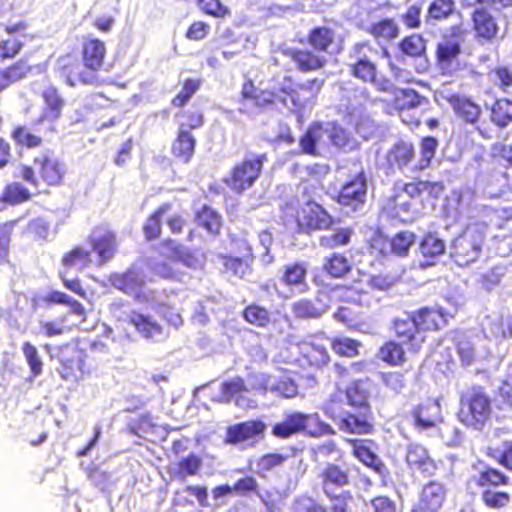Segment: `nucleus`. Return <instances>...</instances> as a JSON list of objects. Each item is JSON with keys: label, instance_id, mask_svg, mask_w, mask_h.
<instances>
[{"label": "nucleus", "instance_id": "3c124183", "mask_svg": "<svg viewBox=\"0 0 512 512\" xmlns=\"http://www.w3.org/2000/svg\"><path fill=\"white\" fill-rule=\"evenodd\" d=\"M510 478L497 468L487 466L479 472L476 484L484 489L507 486Z\"/></svg>", "mask_w": 512, "mask_h": 512}, {"label": "nucleus", "instance_id": "6e6552de", "mask_svg": "<svg viewBox=\"0 0 512 512\" xmlns=\"http://www.w3.org/2000/svg\"><path fill=\"white\" fill-rule=\"evenodd\" d=\"M267 154H256L236 162L223 178V183L236 195L251 189L260 178Z\"/></svg>", "mask_w": 512, "mask_h": 512}, {"label": "nucleus", "instance_id": "5701e85b", "mask_svg": "<svg viewBox=\"0 0 512 512\" xmlns=\"http://www.w3.org/2000/svg\"><path fill=\"white\" fill-rule=\"evenodd\" d=\"M412 316L422 332H437L448 324L450 314L441 306H425L413 311Z\"/></svg>", "mask_w": 512, "mask_h": 512}, {"label": "nucleus", "instance_id": "a18cd8bd", "mask_svg": "<svg viewBox=\"0 0 512 512\" xmlns=\"http://www.w3.org/2000/svg\"><path fill=\"white\" fill-rule=\"evenodd\" d=\"M486 455L505 469L512 471V440L491 443L486 449Z\"/></svg>", "mask_w": 512, "mask_h": 512}, {"label": "nucleus", "instance_id": "f03ea898", "mask_svg": "<svg viewBox=\"0 0 512 512\" xmlns=\"http://www.w3.org/2000/svg\"><path fill=\"white\" fill-rule=\"evenodd\" d=\"M297 42L307 44L310 49L287 47L282 49V54L302 73L322 70L328 63L327 56H336L344 48L343 38L335 29L324 25L312 27L306 37Z\"/></svg>", "mask_w": 512, "mask_h": 512}, {"label": "nucleus", "instance_id": "6e6d98bb", "mask_svg": "<svg viewBox=\"0 0 512 512\" xmlns=\"http://www.w3.org/2000/svg\"><path fill=\"white\" fill-rule=\"evenodd\" d=\"M416 235L412 231L402 230L394 234L390 241V253L397 257H406L414 245Z\"/></svg>", "mask_w": 512, "mask_h": 512}, {"label": "nucleus", "instance_id": "cd10ccee", "mask_svg": "<svg viewBox=\"0 0 512 512\" xmlns=\"http://www.w3.org/2000/svg\"><path fill=\"white\" fill-rule=\"evenodd\" d=\"M308 264L304 261H295L284 265L281 282L289 289H298L306 292L309 289L307 283Z\"/></svg>", "mask_w": 512, "mask_h": 512}, {"label": "nucleus", "instance_id": "bf43d9fd", "mask_svg": "<svg viewBox=\"0 0 512 512\" xmlns=\"http://www.w3.org/2000/svg\"><path fill=\"white\" fill-rule=\"evenodd\" d=\"M42 99L48 115L54 120L60 118L65 101L59 90L54 86L47 87L42 92Z\"/></svg>", "mask_w": 512, "mask_h": 512}, {"label": "nucleus", "instance_id": "79ce46f5", "mask_svg": "<svg viewBox=\"0 0 512 512\" xmlns=\"http://www.w3.org/2000/svg\"><path fill=\"white\" fill-rule=\"evenodd\" d=\"M323 270L330 277L339 279L345 277L352 270V265L344 254L332 253L325 257Z\"/></svg>", "mask_w": 512, "mask_h": 512}, {"label": "nucleus", "instance_id": "2f4dec72", "mask_svg": "<svg viewBox=\"0 0 512 512\" xmlns=\"http://www.w3.org/2000/svg\"><path fill=\"white\" fill-rule=\"evenodd\" d=\"M173 202H164L157 206L146 218L142 226L144 237L147 241H154L162 235V218L172 211Z\"/></svg>", "mask_w": 512, "mask_h": 512}, {"label": "nucleus", "instance_id": "39448f33", "mask_svg": "<svg viewBox=\"0 0 512 512\" xmlns=\"http://www.w3.org/2000/svg\"><path fill=\"white\" fill-rule=\"evenodd\" d=\"M305 433L311 437L334 435V428L321 420L317 413L305 414L299 411L289 412L281 421L272 426V434L280 439Z\"/></svg>", "mask_w": 512, "mask_h": 512}, {"label": "nucleus", "instance_id": "423d86ee", "mask_svg": "<svg viewBox=\"0 0 512 512\" xmlns=\"http://www.w3.org/2000/svg\"><path fill=\"white\" fill-rule=\"evenodd\" d=\"M492 414V400L485 387L473 385L459 398L458 418L465 426L482 429Z\"/></svg>", "mask_w": 512, "mask_h": 512}, {"label": "nucleus", "instance_id": "aec40b11", "mask_svg": "<svg viewBox=\"0 0 512 512\" xmlns=\"http://www.w3.org/2000/svg\"><path fill=\"white\" fill-rule=\"evenodd\" d=\"M266 424L260 419L248 420L229 426L225 433V443L236 445L256 441L264 435Z\"/></svg>", "mask_w": 512, "mask_h": 512}, {"label": "nucleus", "instance_id": "864d4df0", "mask_svg": "<svg viewBox=\"0 0 512 512\" xmlns=\"http://www.w3.org/2000/svg\"><path fill=\"white\" fill-rule=\"evenodd\" d=\"M398 48L405 56L419 58L426 52V40L421 34L413 33L403 37Z\"/></svg>", "mask_w": 512, "mask_h": 512}, {"label": "nucleus", "instance_id": "72a5a7b5", "mask_svg": "<svg viewBox=\"0 0 512 512\" xmlns=\"http://www.w3.org/2000/svg\"><path fill=\"white\" fill-rule=\"evenodd\" d=\"M249 391L245 380L236 376L229 380H225L220 385V394L226 400H234L235 405L239 407H249L250 399L243 394Z\"/></svg>", "mask_w": 512, "mask_h": 512}, {"label": "nucleus", "instance_id": "4d7b16f0", "mask_svg": "<svg viewBox=\"0 0 512 512\" xmlns=\"http://www.w3.org/2000/svg\"><path fill=\"white\" fill-rule=\"evenodd\" d=\"M353 235V229L350 227L339 228L332 233L319 237V245L326 250H332L338 247L348 245Z\"/></svg>", "mask_w": 512, "mask_h": 512}, {"label": "nucleus", "instance_id": "774afa93", "mask_svg": "<svg viewBox=\"0 0 512 512\" xmlns=\"http://www.w3.org/2000/svg\"><path fill=\"white\" fill-rule=\"evenodd\" d=\"M21 351L29 366L31 375L37 377L43 372V362L37 350V347L29 341L23 342Z\"/></svg>", "mask_w": 512, "mask_h": 512}, {"label": "nucleus", "instance_id": "338daca9", "mask_svg": "<svg viewBox=\"0 0 512 512\" xmlns=\"http://www.w3.org/2000/svg\"><path fill=\"white\" fill-rule=\"evenodd\" d=\"M322 411L333 421H340L345 415V401L342 398V392L337 391L332 393L329 398L323 403Z\"/></svg>", "mask_w": 512, "mask_h": 512}, {"label": "nucleus", "instance_id": "a19ab883", "mask_svg": "<svg viewBox=\"0 0 512 512\" xmlns=\"http://www.w3.org/2000/svg\"><path fill=\"white\" fill-rule=\"evenodd\" d=\"M444 190L445 186L441 181L416 180L404 185V191L411 197L426 193L427 196L437 199Z\"/></svg>", "mask_w": 512, "mask_h": 512}, {"label": "nucleus", "instance_id": "6ab92c4d", "mask_svg": "<svg viewBox=\"0 0 512 512\" xmlns=\"http://www.w3.org/2000/svg\"><path fill=\"white\" fill-rule=\"evenodd\" d=\"M470 17L476 40L480 42H492L497 38L500 27L496 18L487 7L483 5L476 7L471 12Z\"/></svg>", "mask_w": 512, "mask_h": 512}, {"label": "nucleus", "instance_id": "f8f14e48", "mask_svg": "<svg viewBox=\"0 0 512 512\" xmlns=\"http://www.w3.org/2000/svg\"><path fill=\"white\" fill-rule=\"evenodd\" d=\"M86 352L77 343H65L59 347V374L65 381L77 382L83 377Z\"/></svg>", "mask_w": 512, "mask_h": 512}, {"label": "nucleus", "instance_id": "c03bdc74", "mask_svg": "<svg viewBox=\"0 0 512 512\" xmlns=\"http://www.w3.org/2000/svg\"><path fill=\"white\" fill-rule=\"evenodd\" d=\"M491 121L500 129L512 123V100L508 98L496 99L490 109Z\"/></svg>", "mask_w": 512, "mask_h": 512}, {"label": "nucleus", "instance_id": "f3484780", "mask_svg": "<svg viewBox=\"0 0 512 512\" xmlns=\"http://www.w3.org/2000/svg\"><path fill=\"white\" fill-rule=\"evenodd\" d=\"M357 411L346 412L338 422L339 429L349 434H370L374 431L372 407H355Z\"/></svg>", "mask_w": 512, "mask_h": 512}, {"label": "nucleus", "instance_id": "2eb2a0df", "mask_svg": "<svg viewBox=\"0 0 512 512\" xmlns=\"http://www.w3.org/2000/svg\"><path fill=\"white\" fill-rule=\"evenodd\" d=\"M392 329L395 337L403 344L409 353L417 354L420 352L426 337L416 320L410 314L405 319H395L392 322Z\"/></svg>", "mask_w": 512, "mask_h": 512}, {"label": "nucleus", "instance_id": "1a4fd4ad", "mask_svg": "<svg viewBox=\"0 0 512 512\" xmlns=\"http://www.w3.org/2000/svg\"><path fill=\"white\" fill-rule=\"evenodd\" d=\"M292 219L298 234L330 230L335 223L334 217L314 200H308L295 207Z\"/></svg>", "mask_w": 512, "mask_h": 512}, {"label": "nucleus", "instance_id": "58836bf2", "mask_svg": "<svg viewBox=\"0 0 512 512\" xmlns=\"http://www.w3.org/2000/svg\"><path fill=\"white\" fill-rule=\"evenodd\" d=\"M43 301L47 305L68 306L70 308V313L76 315L79 318L80 323H84L87 320V312L84 305L78 300L70 297L65 292L58 290L50 291L43 297Z\"/></svg>", "mask_w": 512, "mask_h": 512}, {"label": "nucleus", "instance_id": "c756f323", "mask_svg": "<svg viewBox=\"0 0 512 512\" xmlns=\"http://www.w3.org/2000/svg\"><path fill=\"white\" fill-rule=\"evenodd\" d=\"M92 250L97 254L98 265L106 264L117 252V236L112 230L106 229L98 236L90 238Z\"/></svg>", "mask_w": 512, "mask_h": 512}, {"label": "nucleus", "instance_id": "13d9d810", "mask_svg": "<svg viewBox=\"0 0 512 512\" xmlns=\"http://www.w3.org/2000/svg\"><path fill=\"white\" fill-rule=\"evenodd\" d=\"M424 100L425 98L414 89L406 88L395 93L393 105L398 111L404 112L420 106Z\"/></svg>", "mask_w": 512, "mask_h": 512}, {"label": "nucleus", "instance_id": "4c0bfd02", "mask_svg": "<svg viewBox=\"0 0 512 512\" xmlns=\"http://www.w3.org/2000/svg\"><path fill=\"white\" fill-rule=\"evenodd\" d=\"M32 198L33 193L22 180L6 184L0 194V202L9 206H17L26 203Z\"/></svg>", "mask_w": 512, "mask_h": 512}, {"label": "nucleus", "instance_id": "de8ad7c7", "mask_svg": "<svg viewBox=\"0 0 512 512\" xmlns=\"http://www.w3.org/2000/svg\"><path fill=\"white\" fill-rule=\"evenodd\" d=\"M202 80L200 78L189 77L180 82L181 89L171 99V105L174 108L181 109L188 104L190 99L200 90Z\"/></svg>", "mask_w": 512, "mask_h": 512}, {"label": "nucleus", "instance_id": "a878e982", "mask_svg": "<svg viewBox=\"0 0 512 512\" xmlns=\"http://www.w3.org/2000/svg\"><path fill=\"white\" fill-rule=\"evenodd\" d=\"M196 145L197 140L191 131L177 129L171 143V154L176 161L188 164L195 155Z\"/></svg>", "mask_w": 512, "mask_h": 512}, {"label": "nucleus", "instance_id": "393cba45", "mask_svg": "<svg viewBox=\"0 0 512 512\" xmlns=\"http://www.w3.org/2000/svg\"><path fill=\"white\" fill-rule=\"evenodd\" d=\"M406 194L403 190L387 197L382 204L381 215L387 219L406 222L412 214V204L406 198Z\"/></svg>", "mask_w": 512, "mask_h": 512}, {"label": "nucleus", "instance_id": "412c9836", "mask_svg": "<svg viewBox=\"0 0 512 512\" xmlns=\"http://www.w3.org/2000/svg\"><path fill=\"white\" fill-rule=\"evenodd\" d=\"M322 492L342 489L351 484L349 468L338 463L329 462L317 474Z\"/></svg>", "mask_w": 512, "mask_h": 512}, {"label": "nucleus", "instance_id": "dca6fc26", "mask_svg": "<svg viewBox=\"0 0 512 512\" xmlns=\"http://www.w3.org/2000/svg\"><path fill=\"white\" fill-rule=\"evenodd\" d=\"M481 241L475 234L458 235L452 242L450 256L459 266L474 262L480 254Z\"/></svg>", "mask_w": 512, "mask_h": 512}, {"label": "nucleus", "instance_id": "b1692460", "mask_svg": "<svg viewBox=\"0 0 512 512\" xmlns=\"http://www.w3.org/2000/svg\"><path fill=\"white\" fill-rule=\"evenodd\" d=\"M414 426L418 429H429L443 421L442 408L438 400L427 399L412 410Z\"/></svg>", "mask_w": 512, "mask_h": 512}, {"label": "nucleus", "instance_id": "f257e3e1", "mask_svg": "<svg viewBox=\"0 0 512 512\" xmlns=\"http://www.w3.org/2000/svg\"><path fill=\"white\" fill-rule=\"evenodd\" d=\"M80 57L74 52L60 55L56 60V72L69 87L96 86L99 74L106 71V43L96 36H87L80 47Z\"/></svg>", "mask_w": 512, "mask_h": 512}, {"label": "nucleus", "instance_id": "bb28decb", "mask_svg": "<svg viewBox=\"0 0 512 512\" xmlns=\"http://www.w3.org/2000/svg\"><path fill=\"white\" fill-rule=\"evenodd\" d=\"M373 381L369 377L355 379L344 389L347 404L351 407H372L370 404Z\"/></svg>", "mask_w": 512, "mask_h": 512}, {"label": "nucleus", "instance_id": "8fccbe9b", "mask_svg": "<svg viewBox=\"0 0 512 512\" xmlns=\"http://www.w3.org/2000/svg\"><path fill=\"white\" fill-rule=\"evenodd\" d=\"M202 465V458L196 453L192 452L177 461L175 470L172 475L179 479H184L189 476H196L199 474Z\"/></svg>", "mask_w": 512, "mask_h": 512}, {"label": "nucleus", "instance_id": "0e129e2a", "mask_svg": "<svg viewBox=\"0 0 512 512\" xmlns=\"http://www.w3.org/2000/svg\"><path fill=\"white\" fill-rule=\"evenodd\" d=\"M438 141L433 136H425L420 141V160L415 164L414 170L420 171L430 166L435 156Z\"/></svg>", "mask_w": 512, "mask_h": 512}, {"label": "nucleus", "instance_id": "f704fd0d", "mask_svg": "<svg viewBox=\"0 0 512 512\" xmlns=\"http://www.w3.org/2000/svg\"><path fill=\"white\" fill-rule=\"evenodd\" d=\"M129 323L143 338L151 341H158L159 337L166 338L163 327L148 315L133 313Z\"/></svg>", "mask_w": 512, "mask_h": 512}, {"label": "nucleus", "instance_id": "473e14b6", "mask_svg": "<svg viewBox=\"0 0 512 512\" xmlns=\"http://www.w3.org/2000/svg\"><path fill=\"white\" fill-rule=\"evenodd\" d=\"M324 132L325 129L321 122H311L299 139V150L297 154H303L312 157L320 156L318 143L322 140Z\"/></svg>", "mask_w": 512, "mask_h": 512}, {"label": "nucleus", "instance_id": "69168bd1", "mask_svg": "<svg viewBox=\"0 0 512 512\" xmlns=\"http://www.w3.org/2000/svg\"><path fill=\"white\" fill-rule=\"evenodd\" d=\"M177 116L180 118L177 129H183L186 131H193L203 127L205 123V116L202 110H181Z\"/></svg>", "mask_w": 512, "mask_h": 512}, {"label": "nucleus", "instance_id": "680f3d73", "mask_svg": "<svg viewBox=\"0 0 512 512\" xmlns=\"http://www.w3.org/2000/svg\"><path fill=\"white\" fill-rule=\"evenodd\" d=\"M336 490L323 492L329 500V506H326L327 512H352L351 502L353 501V494L349 490H343L336 493Z\"/></svg>", "mask_w": 512, "mask_h": 512}, {"label": "nucleus", "instance_id": "a211bd4d", "mask_svg": "<svg viewBox=\"0 0 512 512\" xmlns=\"http://www.w3.org/2000/svg\"><path fill=\"white\" fill-rule=\"evenodd\" d=\"M346 441L352 447V455L360 463L380 476H385L388 473L386 465L372 449L373 440L349 438Z\"/></svg>", "mask_w": 512, "mask_h": 512}, {"label": "nucleus", "instance_id": "4be33fe9", "mask_svg": "<svg viewBox=\"0 0 512 512\" xmlns=\"http://www.w3.org/2000/svg\"><path fill=\"white\" fill-rule=\"evenodd\" d=\"M446 498L444 485L437 481L427 482L419 493L417 503L410 512H437Z\"/></svg>", "mask_w": 512, "mask_h": 512}, {"label": "nucleus", "instance_id": "9b49d317", "mask_svg": "<svg viewBox=\"0 0 512 512\" xmlns=\"http://www.w3.org/2000/svg\"><path fill=\"white\" fill-rule=\"evenodd\" d=\"M374 49L368 41L355 43L349 53L354 61L349 64V73L355 79L369 84H375L378 77L377 64L369 57L368 52Z\"/></svg>", "mask_w": 512, "mask_h": 512}, {"label": "nucleus", "instance_id": "c9c22d12", "mask_svg": "<svg viewBox=\"0 0 512 512\" xmlns=\"http://www.w3.org/2000/svg\"><path fill=\"white\" fill-rule=\"evenodd\" d=\"M195 221L199 227L211 236H219L223 226L221 214L211 206L204 204L195 213Z\"/></svg>", "mask_w": 512, "mask_h": 512}, {"label": "nucleus", "instance_id": "9d476101", "mask_svg": "<svg viewBox=\"0 0 512 512\" xmlns=\"http://www.w3.org/2000/svg\"><path fill=\"white\" fill-rule=\"evenodd\" d=\"M446 100L462 125L474 127L484 139L492 138L491 130L480 126L483 111L479 103L458 93L449 95Z\"/></svg>", "mask_w": 512, "mask_h": 512}, {"label": "nucleus", "instance_id": "603ef678", "mask_svg": "<svg viewBox=\"0 0 512 512\" xmlns=\"http://www.w3.org/2000/svg\"><path fill=\"white\" fill-rule=\"evenodd\" d=\"M241 316L247 323L260 328H265L271 323L270 311L266 307L255 303L245 306Z\"/></svg>", "mask_w": 512, "mask_h": 512}, {"label": "nucleus", "instance_id": "ddd939ff", "mask_svg": "<svg viewBox=\"0 0 512 512\" xmlns=\"http://www.w3.org/2000/svg\"><path fill=\"white\" fill-rule=\"evenodd\" d=\"M326 337L318 335L310 336L298 344L299 355L297 361L301 366L312 369L326 367L331 357L325 344Z\"/></svg>", "mask_w": 512, "mask_h": 512}, {"label": "nucleus", "instance_id": "e2e57ef3", "mask_svg": "<svg viewBox=\"0 0 512 512\" xmlns=\"http://www.w3.org/2000/svg\"><path fill=\"white\" fill-rule=\"evenodd\" d=\"M11 138L16 145L26 149H34L43 145V138L33 134L23 125L15 126L11 131Z\"/></svg>", "mask_w": 512, "mask_h": 512}, {"label": "nucleus", "instance_id": "c85d7f7f", "mask_svg": "<svg viewBox=\"0 0 512 512\" xmlns=\"http://www.w3.org/2000/svg\"><path fill=\"white\" fill-rule=\"evenodd\" d=\"M445 242L434 232H426L420 242L418 251L424 258L422 267H430L436 264L438 258L445 253Z\"/></svg>", "mask_w": 512, "mask_h": 512}, {"label": "nucleus", "instance_id": "4468645a", "mask_svg": "<svg viewBox=\"0 0 512 512\" xmlns=\"http://www.w3.org/2000/svg\"><path fill=\"white\" fill-rule=\"evenodd\" d=\"M367 195V180L364 171H360L351 179L347 180L340 188L336 201L351 211L360 209Z\"/></svg>", "mask_w": 512, "mask_h": 512}, {"label": "nucleus", "instance_id": "ea45409f", "mask_svg": "<svg viewBox=\"0 0 512 512\" xmlns=\"http://www.w3.org/2000/svg\"><path fill=\"white\" fill-rule=\"evenodd\" d=\"M367 32L375 40L393 41L400 34V27L393 18H382L373 22Z\"/></svg>", "mask_w": 512, "mask_h": 512}, {"label": "nucleus", "instance_id": "7ed1b4c3", "mask_svg": "<svg viewBox=\"0 0 512 512\" xmlns=\"http://www.w3.org/2000/svg\"><path fill=\"white\" fill-rule=\"evenodd\" d=\"M67 175L65 163L52 151L45 150L32 159V163H20L14 173L16 179L22 180L34 189L41 185L56 188L64 185Z\"/></svg>", "mask_w": 512, "mask_h": 512}, {"label": "nucleus", "instance_id": "0eeeda50", "mask_svg": "<svg viewBox=\"0 0 512 512\" xmlns=\"http://www.w3.org/2000/svg\"><path fill=\"white\" fill-rule=\"evenodd\" d=\"M467 30L462 23L449 26L435 48V63L443 75L451 74L458 66Z\"/></svg>", "mask_w": 512, "mask_h": 512}, {"label": "nucleus", "instance_id": "5fc2aeb1", "mask_svg": "<svg viewBox=\"0 0 512 512\" xmlns=\"http://www.w3.org/2000/svg\"><path fill=\"white\" fill-rule=\"evenodd\" d=\"M456 10L454 0H432L427 8L426 21L447 20Z\"/></svg>", "mask_w": 512, "mask_h": 512}, {"label": "nucleus", "instance_id": "20e7f679", "mask_svg": "<svg viewBox=\"0 0 512 512\" xmlns=\"http://www.w3.org/2000/svg\"><path fill=\"white\" fill-rule=\"evenodd\" d=\"M296 96L297 89L293 76L285 75L281 84L266 88L256 86L252 79L245 80L241 86L239 102L265 109L279 103L285 105L287 99L296 104Z\"/></svg>", "mask_w": 512, "mask_h": 512}, {"label": "nucleus", "instance_id": "7c9ffc66", "mask_svg": "<svg viewBox=\"0 0 512 512\" xmlns=\"http://www.w3.org/2000/svg\"><path fill=\"white\" fill-rule=\"evenodd\" d=\"M34 71V66L29 64L26 59H18L8 66L0 69V92L26 79Z\"/></svg>", "mask_w": 512, "mask_h": 512}, {"label": "nucleus", "instance_id": "e433bc0d", "mask_svg": "<svg viewBox=\"0 0 512 512\" xmlns=\"http://www.w3.org/2000/svg\"><path fill=\"white\" fill-rule=\"evenodd\" d=\"M377 358L388 366H403L407 361L405 346L396 340L389 339L378 348Z\"/></svg>", "mask_w": 512, "mask_h": 512}, {"label": "nucleus", "instance_id": "49530a36", "mask_svg": "<svg viewBox=\"0 0 512 512\" xmlns=\"http://www.w3.org/2000/svg\"><path fill=\"white\" fill-rule=\"evenodd\" d=\"M380 381L392 396H398L408 387V380L404 371H384L379 374Z\"/></svg>", "mask_w": 512, "mask_h": 512}, {"label": "nucleus", "instance_id": "37998d69", "mask_svg": "<svg viewBox=\"0 0 512 512\" xmlns=\"http://www.w3.org/2000/svg\"><path fill=\"white\" fill-rule=\"evenodd\" d=\"M415 157L414 145L411 142L398 141L388 152V159L392 165L400 169L407 167Z\"/></svg>", "mask_w": 512, "mask_h": 512}, {"label": "nucleus", "instance_id": "09e8293b", "mask_svg": "<svg viewBox=\"0 0 512 512\" xmlns=\"http://www.w3.org/2000/svg\"><path fill=\"white\" fill-rule=\"evenodd\" d=\"M61 263L68 270L73 268L82 270L91 265V253L81 246H74L71 250L63 254Z\"/></svg>", "mask_w": 512, "mask_h": 512}, {"label": "nucleus", "instance_id": "052dcab7", "mask_svg": "<svg viewBox=\"0 0 512 512\" xmlns=\"http://www.w3.org/2000/svg\"><path fill=\"white\" fill-rule=\"evenodd\" d=\"M330 346L336 355L353 358L360 354L361 342L349 337H334L330 341Z\"/></svg>", "mask_w": 512, "mask_h": 512}]
</instances>
